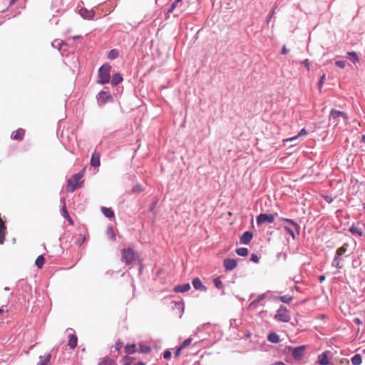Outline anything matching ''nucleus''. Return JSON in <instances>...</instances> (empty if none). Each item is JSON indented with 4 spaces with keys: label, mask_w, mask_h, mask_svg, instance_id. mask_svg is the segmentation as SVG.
Here are the masks:
<instances>
[{
    "label": "nucleus",
    "mask_w": 365,
    "mask_h": 365,
    "mask_svg": "<svg viewBox=\"0 0 365 365\" xmlns=\"http://www.w3.org/2000/svg\"><path fill=\"white\" fill-rule=\"evenodd\" d=\"M283 228H284V231L286 232V233L289 235L293 240L296 239V235H295L294 231L290 227H289L287 226H284Z\"/></svg>",
    "instance_id": "obj_41"
},
{
    "label": "nucleus",
    "mask_w": 365,
    "mask_h": 365,
    "mask_svg": "<svg viewBox=\"0 0 365 365\" xmlns=\"http://www.w3.org/2000/svg\"><path fill=\"white\" fill-rule=\"evenodd\" d=\"M192 286L197 290L206 291L207 287L204 286L201 280L198 277H195L192 279Z\"/></svg>",
    "instance_id": "obj_17"
},
{
    "label": "nucleus",
    "mask_w": 365,
    "mask_h": 365,
    "mask_svg": "<svg viewBox=\"0 0 365 365\" xmlns=\"http://www.w3.org/2000/svg\"><path fill=\"white\" fill-rule=\"evenodd\" d=\"M51 359V354H46L45 355L39 356V361L36 365H48Z\"/></svg>",
    "instance_id": "obj_21"
},
{
    "label": "nucleus",
    "mask_w": 365,
    "mask_h": 365,
    "mask_svg": "<svg viewBox=\"0 0 365 365\" xmlns=\"http://www.w3.org/2000/svg\"><path fill=\"white\" fill-rule=\"evenodd\" d=\"M325 74L324 73L319 78V82H318V88L319 91H321L323 85H324V80H325Z\"/></svg>",
    "instance_id": "obj_45"
},
{
    "label": "nucleus",
    "mask_w": 365,
    "mask_h": 365,
    "mask_svg": "<svg viewBox=\"0 0 365 365\" xmlns=\"http://www.w3.org/2000/svg\"><path fill=\"white\" fill-rule=\"evenodd\" d=\"M171 356H172V353L169 349H167L163 353V358L165 359H167V360L170 359L171 358Z\"/></svg>",
    "instance_id": "obj_48"
},
{
    "label": "nucleus",
    "mask_w": 365,
    "mask_h": 365,
    "mask_svg": "<svg viewBox=\"0 0 365 365\" xmlns=\"http://www.w3.org/2000/svg\"><path fill=\"white\" fill-rule=\"evenodd\" d=\"M347 58L354 63L359 61V56L355 51L347 52Z\"/></svg>",
    "instance_id": "obj_30"
},
{
    "label": "nucleus",
    "mask_w": 365,
    "mask_h": 365,
    "mask_svg": "<svg viewBox=\"0 0 365 365\" xmlns=\"http://www.w3.org/2000/svg\"><path fill=\"white\" fill-rule=\"evenodd\" d=\"M17 0H11L10 5H13Z\"/></svg>",
    "instance_id": "obj_64"
},
{
    "label": "nucleus",
    "mask_w": 365,
    "mask_h": 365,
    "mask_svg": "<svg viewBox=\"0 0 365 365\" xmlns=\"http://www.w3.org/2000/svg\"><path fill=\"white\" fill-rule=\"evenodd\" d=\"M361 222H358L356 224L353 223L352 225L349 228V231L352 235H357L359 237L363 236L364 231L360 227Z\"/></svg>",
    "instance_id": "obj_11"
},
{
    "label": "nucleus",
    "mask_w": 365,
    "mask_h": 365,
    "mask_svg": "<svg viewBox=\"0 0 365 365\" xmlns=\"http://www.w3.org/2000/svg\"><path fill=\"white\" fill-rule=\"evenodd\" d=\"M279 220L282 221V222H288L290 225H292L294 227L297 235H299L300 230H301V227H300V225L297 222H296L295 221H294L292 219L286 218V217H280Z\"/></svg>",
    "instance_id": "obj_18"
},
{
    "label": "nucleus",
    "mask_w": 365,
    "mask_h": 365,
    "mask_svg": "<svg viewBox=\"0 0 365 365\" xmlns=\"http://www.w3.org/2000/svg\"><path fill=\"white\" fill-rule=\"evenodd\" d=\"M353 365H360L362 363V356L360 354L354 355L351 359Z\"/></svg>",
    "instance_id": "obj_29"
},
{
    "label": "nucleus",
    "mask_w": 365,
    "mask_h": 365,
    "mask_svg": "<svg viewBox=\"0 0 365 365\" xmlns=\"http://www.w3.org/2000/svg\"><path fill=\"white\" fill-rule=\"evenodd\" d=\"M62 215L63 216L64 218H66L68 222L71 224V225H73V220L71 219V217H70L69 215V213L66 210V205H63V213H62Z\"/></svg>",
    "instance_id": "obj_34"
},
{
    "label": "nucleus",
    "mask_w": 365,
    "mask_h": 365,
    "mask_svg": "<svg viewBox=\"0 0 365 365\" xmlns=\"http://www.w3.org/2000/svg\"><path fill=\"white\" fill-rule=\"evenodd\" d=\"M274 216L272 214L260 213L256 218L257 225L259 226L264 222L272 223Z\"/></svg>",
    "instance_id": "obj_7"
},
{
    "label": "nucleus",
    "mask_w": 365,
    "mask_h": 365,
    "mask_svg": "<svg viewBox=\"0 0 365 365\" xmlns=\"http://www.w3.org/2000/svg\"><path fill=\"white\" fill-rule=\"evenodd\" d=\"M182 349H180V346L178 348V349L175 352V357H178L180 354V351Z\"/></svg>",
    "instance_id": "obj_56"
},
{
    "label": "nucleus",
    "mask_w": 365,
    "mask_h": 365,
    "mask_svg": "<svg viewBox=\"0 0 365 365\" xmlns=\"http://www.w3.org/2000/svg\"><path fill=\"white\" fill-rule=\"evenodd\" d=\"M83 176V172L74 174L71 178L68 180L67 189L70 192H73L78 187L80 186V180Z\"/></svg>",
    "instance_id": "obj_2"
},
{
    "label": "nucleus",
    "mask_w": 365,
    "mask_h": 365,
    "mask_svg": "<svg viewBox=\"0 0 365 365\" xmlns=\"http://www.w3.org/2000/svg\"><path fill=\"white\" fill-rule=\"evenodd\" d=\"M44 262H45V259H44L43 256L41 255H39L36 258V259L35 261V264L38 268H41L44 264Z\"/></svg>",
    "instance_id": "obj_36"
},
{
    "label": "nucleus",
    "mask_w": 365,
    "mask_h": 365,
    "mask_svg": "<svg viewBox=\"0 0 365 365\" xmlns=\"http://www.w3.org/2000/svg\"><path fill=\"white\" fill-rule=\"evenodd\" d=\"M136 351H137V349H136L135 345L133 344H127L125 346V352L127 354H135L136 352Z\"/></svg>",
    "instance_id": "obj_31"
},
{
    "label": "nucleus",
    "mask_w": 365,
    "mask_h": 365,
    "mask_svg": "<svg viewBox=\"0 0 365 365\" xmlns=\"http://www.w3.org/2000/svg\"><path fill=\"white\" fill-rule=\"evenodd\" d=\"M305 349L306 347L304 345L292 348V355L293 358L296 360H301L304 355Z\"/></svg>",
    "instance_id": "obj_8"
},
{
    "label": "nucleus",
    "mask_w": 365,
    "mask_h": 365,
    "mask_svg": "<svg viewBox=\"0 0 365 365\" xmlns=\"http://www.w3.org/2000/svg\"><path fill=\"white\" fill-rule=\"evenodd\" d=\"M302 64H303L308 71H309V59H305L302 62Z\"/></svg>",
    "instance_id": "obj_53"
},
{
    "label": "nucleus",
    "mask_w": 365,
    "mask_h": 365,
    "mask_svg": "<svg viewBox=\"0 0 365 365\" xmlns=\"http://www.w3.org/2000/svg\"><path fill=\"white\" fill-rule=\"evenodd\" d=\"M24 130L22 128H19L12 133L11 138L13 140H22L24 139Z\"/></svg>",
    "instance_id": "obj_16"
},
{
    "label": "nucleus",
    "mask_w": 365,
    "mask_h": 365,
    "mask_svg": "<svg viewBox=\"0 0 365 365\" xmlns=\"http://www.w3.org/2000/svg\"><path fill=\"white\" fill-rule=\"evenodd\" d=\"M341 259L339 256H335L331 262V266L339 269H342L344 265L341 263Z\"/></svg>",
    "instance_id": "obj_23"
},
{
    "label": "nucleus",
    "mask_w": 365,
    "mask_h": 365,
    "mask_svg": "<svg viewBox=\"0 0 365 365\" xmlns=\"http://www.w3.org/2000/svg\"><path fill=\"white\" fill-rule=\"evenodd\" d=\"M250 260L255 263H258L259 261V257L256 254H252L250 257Z\"/></svg>",
    "instance_id": "obj_50"
},
{
    "label": "nucleus",
    "mask_w": 365,
    "mask_h": 365,
    "mask_svg": "<svg viewBox=\"0 0 365 365\" xmlns=\"http://www.w3.org/2000/svg\"><path fill=\"white\" fill-rule=\"evenodd\" d=\"M101 212L106 217L108 218H112L115 216L114 212L111 210V208L101 207Z\"/></svg>",
    "instance_id": "obj_28"
},
{
    "label": "nucleus",
    "mask_w": 365,
    "mask_h": 365,
    "mask_svg": "<svg viewBox=\"0 0 365 365\" xmlns=\"http://www.w3.org/2000/svg\"><path fill=\"white\" fill-rule=\"evenodd\" d=\"M213 282H214V284L215 286L216 287L217 289H222L224 288V285L220 279V278L218 277H215L214 279H213Z\"/></svg>",
    "instance_id": "obj_38"
},
{
    "label": "nucleus",
    "mask_w": 365,
    "mask_h": 365,
    "mask_svg": "<svg viewBox=\"0 0 365 365\" xmlns=\"http://www.w3.org/2000/svg\"><path fill=\"white\" fill-rule=\"evenodd\" d=\"M78 344V337L75 333L68 334V346L71 349H74L76 348Z\"/></svg>",
    "instance_id": "obj_14"
},
{
    "label": "nucleus",
    "mask_w": 365,
    "mask_h": 365,
    "mask_svg": "<svg viewBox=\"0 0 365 365\" xmlns=\"http://www.w3.org/2000/svg\"><path fill=\"white\" fill-rule=\"evenodd\" d=\"M135 253L132 248H124L121 250V261L130 264L135 260Z\"/></svg>",
    "instance_id": "obj_3"
},
{
    "label": "nucleus",
    "mask_w": 365,
    "mask_h": 365,
    "mask_svg": "<svg viewBox=\"0 0 365 365\" xmlns=\"http://www.w3.org/2000/svg\"><path fill=\"white\" fill-rule=\"evenodd\" d=\"M100 157L101 155L96 150L93 153L91 158V165L94 168H97L100 166Z\"/></svg>",
    "instance_id": "obj_15"
},
{
    "label": "nucleus",
    "mask_w": 365,
    "mask_h": 365,
    "mask_svg": "<svg viewBox=\"0 0 365 365\" xmlns=\"http://www.w3.org/2000/svg\"><path fill=\"white\" fill-rule=\"evenodd\" d=\"M115 361L108 356L103 357L101 361L98 363V365H115Z\"/></svg>",
    "instance_id": "obj_26"
},
{
    "label": "nucleus",
    "mask_w": 365,
    "mask_h": 365,
    "mask_svg": "<svg viewBox=\"0 0 365 365\" xmlns=\"http://www.w3.org/2000/svg\"><path fill=\"white\" fill-rule=\"evenodd\" d=\"M289 50L288 48H287L286 46H282V48L281 51L282 54H287L289 53Z\"/></svg>",
    "instance_id": "obj_54"
},
{
    "label": "nucleus",
    "mask_w": 365,
    "mask_h": 365,
    "mask_svg": "<svg viewBox=\"0 0 365 365\" xmlns=\"http://www.w3.org/2000/svg\"><path fill=\"white\" fill-rule=\"evenodd\" d=\"M272 365H287V364L282 361H277V362L273 363Z\"/></svg>",
    "instance_id": "obj_60"
},
{
    "label": "nucleus",
    "mask_w": 365,
    "mask_h": 365,
    "mask_svg": "<svg viewBox=\"0 0 365 365\" xmlns=\"http://www.w3.org/2000/svg\"><path fill=\"white\" fill-rule=\"evenodd\" d=\"M253 237V233L251 231H246L240 237V242L243 245H248Z\"/></svg>",
    "instance_id": "obj_12"
},
{
    "label": "nucleus",
    "mask_w": 365,
    "mask_h": 365,
    "mask_svg": "<svg viewBox=\"0 0 365 365\" xmlns=\"http://www.w3.org/2000/svg\"><path fill=\"white\" fill-rule=\"evenodd\" d=\"M329 118H330V120L331 119L334 120V121L336 123V124H337L339 121L340 118H342L344 120H347L349 118V116H348L347 113L345 112H343L341 110H337L335 109H331L330 110Z\"/></svg>",
    "instance_id": "obj_5"
},
{
    "label": "nucleus",
    "mask_w": 365,
    "mask_h": 365,
    "mask_svg": "<svg viewBox=\"0 0 365 365\" xmlns=\"http://www.w3.org/2000/svg\"><path fill=\"white\" fill-rule=\"evenodd\" d=\"M268 292H269V291L258 295L257 297L255 299H254L253 301H252L250 303L248 307L250 308V309H255L257 307L258 303L260 301L263 300L264 299H265L267 297V293Z\"/></svg>",
    "instance_id": "obj_13"
},
{
    "label": "nucleus",
    "mask_w": 365,
    "mask_h": 365,
    "mask_svg": "<svg viewBox=\"0 0 365 365\" xmlns=\"http://www.w3.org/2000/svg\"><path fill=\"white\" fill-rule=\"evenodd\" d=\"M267 340L274 344H277L279 341V336L275 332H271L267 336Z\"/></svg>",
    "instance_id": "obj_25"
},
{
    "label": "nucleus",
    "mask_w": 365,
    "mask_h": 365,
    "mask_svg": "<svg viewBox=\"0 0 365 365\" xmlns=\"http://www.w3.org/2000/svg\"><path fill=\"white\" fill-rule=\"evenodd\" d=\"M274 300H280L281 302H282L284 303L289 304L292 301L293 297L289 294H285L283 296H275L274 297Z\"/></svg>",
    "instance_id": "obj_22"
},
{
    "label": "nucleus",
    "mask_w": 365,
    "mask_h": 365,
    "mask_svg": "<svg viewBox=\"0 0 365 365\" xmlns=\"http://www.w3.org/2000/svg\"><path fill=\"white\" fill-rule=\"evenodd\" d=\"M190 289L189 283L177 285L174 287L173 290L176 293H182L188 291Z\"/></svg>",
    "instance_id": "obj_19"
},
{
    "label": "nucleus",
    "mask_w": 365,
    "mask_h": 365,
    "mask_svg": "<svg viewBox=\"0 0 365 365\" xmlns=\"http://www.w3.org/2000/svg\"><path fill=\"white\" fill-rule=\"evenodd\" d=\"M328 351H324L318 356V362L320 365L329 364V360L327 356Z\"/></svg>",
    "instance_id": "obj_20"
},
{
    "label": "nucleus",
    "mask_w": 365,
    "mask_h": 365,
    "mask_svg": "<svg viewBox=\"0 0 365 365\" xmlns=\"http://www.w3.org/2000/svg\"><path fill=\"white\" fill-rule=\"evenodd\" d=\"M277 8V5H274L273 9H272V11H270L269 13V15L267 18V23L269 24V22L270 21V20L272 19V18L274 16V14H275V10Z\"/></svg>",
    "instance_id": "obj_47"
},
{
    "label": "nucleus",
    "mask_w": 365,
    "mask_h": 365,
    "mask_svg": "<svg viewBox=\"0 0 365 365\" xmlns=\"http://www.w3.org/2000/svg\"><path fill=\"white\" fill-rule=\"evenodd\" d=\"M139 349L140 352L143 354H149L151 351V348L149 346L142 344H140Z\"/></svg>",
    "instance_id": "obj_37"
},
{
    "label": "nucleus",
    "mask_w": 365,
    "mask_h": 365,
    "mask_svg": "<svg viewBox=\"0 0 365 365\" xmlns=\"http://www.w3.org/2000/svg\"><path fill=\"white\" fill-rule=\"evenodd\" d=\"M6 227L3 222H0V245H2L5 240Z\"/></svg>",
    "instance_id": "obj_27"
},
{
    "label": "nucleus",
    "mask_w": 365,
    "mask_h": 365,
    "mask_svg": "<svg viewBox=\"0 0 365 365\" xmlns=\"http://www.w3.org/2000/svg\"><path fill=\"white\" fill-rule=\"evenodd\" d=\"M178 3H176V1H174L172 3V4H171V6H172L173 8H175H175H176V6H177V5H178Z\"/></svg>",
    "instance_id": "obj_61"
},
{
    "label": "nucleus",
    "mask_w": 365,
    "mask_h": 365,
    "mask_svg": "<svg viewBox=\"0 0 365 365\" xmlns=\"http://www.w3.org/2000/svg\"><path fill=\"white\" fill-rule=\"evenodd\" d=\"M131 358L125 357L124 359V365H130Z\"/></svg>",
    "instance_id": "obj_55"
},
{
    "label": "nucleus",
    "mask_w": 365,
    "mask_h": 365,
    "mask_svg": "<svg viewBox=\"0 0 365 365\" xmlns=\"http://www.w3.org/2000/svg\"><path fill=\"white\" fill-rule=\"evenodd\" d=\"M307 131L306 130L305 128H302L297 134V135L294 136V137H292V138H290L289 139H288V140H290V141H292L295 139H297L298 137L299 136H302V135H307Z\"/></svg>",
    "instance_id": "obj_40"
},
{
    "label": "nucleus",
    "mask_w": 365,
    "mask_h": 365,
    "mask_svg": "<svg viewBox=\"0 0 365 365\" xmlns=\"http://www.w3.org/2000/svg\"><path fill=\"white\" fill-rule=\"evenodd\" d=\"M335 65L340 68H344L346 66V62L344 61H336Z\"/></svg>",
    "instance_id": "obj_49"
},
{
    "label": "nucleus",
    "mask_w": 365,
    "mask_h": 365,
    "mask_svg": "<svg viewBox=\"0 0 365 365\" xmlns=\"http://www.w3.org/2000/svg\"><path fill=\"white\" fill-rule=\"evenodd\" d=\"M79 14L82 18L84 19L91 20L95 16V11L93 9H88L86 8H81L79 11Z\"/></svg>",
    "instance_id": "obj_9"
},
{
    "label": "nucleus",
    "mask_w": 365,
    "mask_h": 365,
    "mask_svg": "<svg viewBox=\"0 0 365 365\" xmlns=\"http://www.w3.org/2000/svg\"><path fill=\"white\" fill-rule=\"evenodd\" d=\"M361 142L365 143V134L361 136Z\"/></svg>",
    "instance_id": "obj_62"
},
{
    "label": "nucleus",
    "mask_w": 365,
    "mask_h": 365,
    "mask_svg": "<svg viewBox=\"0 0 365 365\" xmlns=\"http://www.w3.org/2000/svg\"><path fill=\"white\" fill-rule=\"evenodd\" d=\"M85 240H86V237H85V236H84V235H79V236H78V239H77V240H76V244L78 247H80V246H81V245L83 244V242H85Z\"/></svg>",
    "instance_id": "obj_43"
},
{
    "label": "nucleus",
    "mask_w": 365,
    "mask_h": 365,
    "mask_svg": "<svg viewBox=\"0 0 365 365\" xmlns=\"http://www.w3.org/2000/svg\"><path fill=\"white\" fill-rule=\"evenodd\" d=\"M354 322L358 325H361L362 324V321L359 318L354 319Z\"/></svg>",
    "instance_id": "obj_57"
},
{
    "label": "nucleus",
    "mask_w": 365,
    "mask_h": 365,
    "mask_svg": "<svg viewBox=\"0 0 365 365\" xmlns=\"http://www.w3.org/2000/svg\"><path fill=\"white\" fill-rule=\"evenodd\" d=\"M223 265L226 271H232L237 267V262L234 259L225 258L223 260Z\"/></svg>",
    "instance_id": "obj_10"
},
{
    "label": "nucleus",
    "mask_w": 365,
    "mask_h": 365,
    "mask_svg": "<svg viewBox=\"0 0 365 365\" xmlns=\"http://www.w3.org/2000/svg\"><path fill=\"white\" fill-rule=\"evenodd\" d=\"M323 198L328 203H331L334 200V198L330 195H324Z\"/></svg>",
    "instance_id": "obj_51"
},
{
    "label": "nucleus",
    "mask_w": 365,
    "mask_h": 365,
    "mask_svg": "<svg viewBox=\"0 0 365 365\" xmlns=\"http://www.w3.org/2000/svg\"><path fill=\"white\" fill-rule=\"evenodd\" d=\"M325 279L326 277L323 274L319 276V280L320 282H323L325 280Z\"/></svg>",
    "instance_id": "obj_59"
},
{
    "label": "nucleus",
    "mask_w": 365,
    "mask_h": 365,
    "mask_svg": "<svg viewBox=\"0 0 365 365\" xmlns=\"http://www.w3.org/2000/svg\"><path fill=\"white\" fill-rule=\"evenodd\" d=\"M274 319L281 322H289L291 319L287 309L283 305H281L277 310Z\"/></svg>",
    "instance_id": "obj_4"
},
{
    "label": "nucleus",
    "mask_w": 365,
    "mask_h": 365,
    "mask_svg": "<svg viewBox=\"0 0 365 365\" xmlns=\"http://www.w3.org/2000/svg\"><path fill=\"white\" fill-rule=\"evenodd\" d=\"M135 365H145V364L143 361H139Z\"/></svg>",
    "instance_id": "obj_63"
},
{
    "label": "nucleus",
    "mask_w": 365,
    "mask_h": 365,
    "mask_svg": "<svg viewBox=\"0 0 365 365\" xmlns=\"http://www.w3.org/2000/svg\"><path fill=\"white\" fill-rule=\"evenodd\" d=\"M248 252V249L246 247H240L236 250V253L241 257H246Z\"/></svg>",
    "instance_id": "obj_33"
},
{
    "label": "nucleus",
    "mask_w": 365,
    "mask_h": 365,
    "mask_svg": "<svg viewBox=\"0 0 365 365\" xmlns=\"http://www.w3.org/2000/svg\"><path fill=\"white\" fill-rule=\"evenodd\" d=\"M119 55V52L117 49H111L110 51H109L108 53V58L109 59H115Z\"/></svg>",
    "instance_id": "obj_35"
},
{
    "label": "nucleus",
    "mask_w": 365,
    "mask_h": 365,
    "mask_svg": "<svg viewBox=\"0 0 365 365\" xmlns=\"http://www.w3.org/2000/svg\"><path fill=\"white\" fill-rule=\"evenodd\" d=\"M348 246L347 243H344L341 247H339L336 251V255L341 257L346 252V247Z\"/></svg>",
    "instance_id": "obj_32"
},
{
    "label": "nucleus",
    "mask_w": 365,
    "mask_h": 365,
    "mask_svg": "<svg viewBox=\"0 0 365 365\" xmlns=\"http://www.w3.org/2000/svg\"><path fill=\"white\" fill-rule=\"evenodd\" d=\"M52 46L53 48H57L58 51L61 50V47H62V45H63V41H60L57 39L54 40L53 42H52Z\"/></svg>",
    "instance_id": "obj_42"
},
{
    "label": "nucleus",
    "mask_w": 365,
    "mask_h": 365,
    "mask_svg": "<svg viewBox=\"0 0 365 365\" xmlns=\"http://www.w3.org/2000/svg\"><path fill=\"white\" fill-rule=\"evenodd\" d=\"M174 9H175V8H173L172 6H170L166 13V16H168L174 11Z\"/></svg>",
    "instance_id": "obj_58"
},
{
    "label": "nucleus",
    "mask_w": 365,
    "mask_h": 365,
    "mask_svg": "<svg viewBox=\"0 0 365 365\" xmlns=\"http://www.w3.org/2000/svg\"><path fill=\"white\" fill-rule=\"evenodd\" d=\"M97 101L100 106L105 105L106 103L113 101V96L108 91H101L97 95Z\"/></svg>",
    "instance_id": "obj_6"
},
{
    "label": "nucleus",
    "mask_w": 365,
    "mask_h": 365,
    "mask_svg": "<svg viewBox=\"0 0 365 365\" xmlns=\"http://www.w3.org/2000/svg\"><path fill=\"white\" fill-rule=\"evenodd\" d=\"M107 235L112 240H115V234L114 230L113 229L112 227H108V229H107Z\"/></svg>",
    "instance_id": "obj_39"
},
{
    "label": "nucleus",
    "mask_w": 365,
    "mask_h": 365,
    "mask_svg": "<svg viewBox=\"0 0 365 365\" xmlns=\"http://www.w3.org/2000/svg\"><path fill=\"white\" fill-rule=\"evenodd\" d=\"M143 191V187H142V185H140V184H137L135 185L133 188H132V192L133 193H140Z\"/></svg>",
    "instance_id": "obj_44"
},
{
    "label": "nucleus",
    "mask_w": 365,
    "mask_h": 365,
    "mask_svg": "<svg viewBox=\"0 0 365 365\" xmlns=\"http://www.w3.org/2000/svg\"><path fill=\"white\" fill-rule=\"evenodd\" d=\"M123 81V77L120 73H117L114 74L111 78V84L113 86H118L120 83Z\"/></svg>",
    "instance_id": "obj_24"
},
{
    "label": "nucleus",
    "mask_w": 365,
    "mask_h": 365,
    "mask_svg": "<svg viewBox=\"0 0 365 365\" xmlns=\"http://www.w3.org/2000/svg\"><path fill=\"white\" fill-rule=\"evenodd\" d=\"M111 66L108 63H103L98 69L97 82L103 85L108 83L110 80Z\"/></svg>",
    "instance_id": "obj_1"
},
{
    "label": "nucleus",
    "mask_w": 365,
    "mask_h": 365,
    "mask_svg": "<svg viewBox=\"0 0 365 365\" xmlns=\"http://www.w3.org/2000/svg\"><path fill=\"white\" fill-rule=\"evenodd\" d=\"M191 341V338L186 339L180 345V349H185V347L188 346L190 344Z\"/></svg>",
    "instance_id": "obj_46"
},
{
    "label": "nucleus",
    "mask_w": 365,
    "mask_h": 365,
    "mask_svg": "<svg viewBox=\"0 0 365 365\" xmlns=\"http://www.w3.org/2000/svg\"><path fill=\"white\" fill-rule=\"evenodd\" d=\"M123 346V343L120 342V341H118L115 342V349L116 351H120V349L122 348Z\"/></svg>",
    "instance_id": "obj_52"
}]
</instances>
